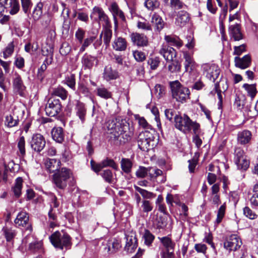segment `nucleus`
I'll list each match as a JSON object with an SVG mask.
<instances>
[{
	"label": "nucleus",
	"mask_w": 258,
	"mask_h": 258,
	"mask_svg": "<svg viewBox=\"0 0 258 258\" xmlns=\"http://www.w3.org/2000/svg\"><path fill=\"white\" fill-rule=\"evenodd\" d=\"M9 5L11 8L10 13L14 15L17 13L20 9V6L17 0H9Z\"/></svg>",
	"instance_id": "864d4df0"
},
{
	"label": "nucleus",
	"mask_w": 258,
	"mask_h": 258,
	"mask_svg": "<svg viewBox=\"0 0 258 258\" xmlns=\"http://www.w3.org/2000/svg\"><path fill=\"white\" fill-rule=\"evenodd\" d=\"M112 48L116 51H124L127 47L126 40L121 37H115L112 43Z\"/></svg>",
	"instance_id": "a878e982"
},
{
	"label": "nucleus",
	"mask_w": 258,
	"mask_h": 258,
	"mask_svg": "<svg viewBox=\"0 0 258 258\" xmlns=\"http://www.w3.org/2000/svg\"><path fill=\"white\" fill-rule=\"evenodd\" d=\"M159 52L167 61H173L177 54L176 50L173 47L164 45L162 46Z\"/></svg>",
	"instance_id": "6ab92c4d"
},
{
	"label": "nucleus",
	"mask_w": 258,
	"mask_h": 258,
	"mask_svg": "<svg viewBox=\"0 0 258 258\" xmlns=\"http://www.w3.org/2000/svg\"><path fill=\"white\" fill-rule=\"evenodd\" d=\"M13 86L14 90L20 96L23 95V91L25 89L21 76L15 73L13 77Z\"/></svg>",
	"instance_id": "aec40b11"
},
{
	"label": "nucleus",
	"mask_w": 258,
	"mask_h": 258,
	"mask_svg": "<svg viewBox=\"0 0 258 258\" xmlns=\"http://www.w3.org/2000/svg\"><path fill=\"white\" fill-rule=\"evenodd\" d=\"M52 95L54 96H58L61 98L62 100H65L67 98L68 92L62 87H59L53 89L52 92Z\"/></svg>",
	"instance_id": "ea45409f"
},
{
	"label": "nucleus",
	"mask_w": 258,
	"mask_h": 258,
	"mask_svg": "<svg viewBox=\"0 0 258 258\" xmlns=\"http://www.w3.org/2000/svg\"><path fill=\"white\" fill-rule=\"evenodd\" d=\"M49 239L55 248L61 250L64 248L66 249H70L72 245L71 236L65 232L61 234L59 231H56L49 236Z\"/></svg>",
	"instance_id": "20e7f679"
},
{
	"label": "nucleus",
	"mask_w": 258,
	"mask_h": 258,
	"mask_svg": "<svg viewBox=\"0 0 258 258\" xmlns=\"http://www.w3.org/2000/svg\"><path fill=\"white\" fill-rule=\"evenodd\" d=\"M148 172L149 173V168L140 166L136 172V175L139 178H144L147 176Z\"/></svg>",
	"instance_id": "052dcab7"
},
{
	"label": "nucleus",
	"mask_w": 258,
	"mask_h": 258,
	"mask_svg": "<svg viewBox=\"0 0 258 258\" xmlns=\"http://www.w3.org/2000/svg\"><path fill=\"white\" fill-rule=\"evenodd\" d=\"M243 214L245 217L251 220L257 218V215L248 207H245L243 210Z\"/></svg>",
	"instance_id": "6e6d98bb"
},
{
	"label": "nucleus",
	"mask_w": 258,
	"mask_h": 258,
	"mask_svg": "<svg viewBox=\"0 0 258 258\" xmlns=\"http://www.w3.org/2000/svg\"><path fill=\"white\" fill-rule=\"evenodd\" d=\"M159 2L157 0H145L144 6L150 10L153 11L159 7Z\"/></svg>",
	"instance_id": "8fccbe9b"
},
{
	"label": "nucleus",
	"mask_w": 258,
	"mask_h": 258,
	"mask_svg": "<svg viewBox=\"0 0 258 258\" xmlns=\"http://www.w3.org/2000/svg\"><path fill=\"white\" fill-rule=\"evenodd\" d=\"M162 174L163 172L161 170L156 168L149 167V175L151 178H156Z\"/></svg>",
	"instance_id": "338daca9"
},
{
	"label": "nucleus",
	"mask_w": 258,
	"mask_h": 258,
	"mask_svg": "<svg viewBox=\"0 0 258 258\" xmlns=\"http://www.w3.org/2000/svg\"><path fill=\"white\" fill-rule=\"evenodd\" d=\"M18 122L19 120L18 119H14L11 115H7L6 117L5 124L9 127L17 125Z\"/></svg>",
	"instance_id": "5fc2aeb1"
},
{
	"label": "nucleus",
	"mask_w": 258,
	"mask_h": 258,
	"mask_svg": "<svg viewBox=\"0 0 258 258\" xmlns=\"http://www.w3.org/2000/svg\"><path fill=\"white\" fill-rule=\"evenodd\" d=\"M151 23L155 29L158 32H160L164 28L165 24L162 17L157 13H154L152 15Z\"/></svg>",
	"instance_id": "bb28decb"
},
{
	"label": "nucleus",
	"mask_w": 258,
	"mask_h": 258,
	"mask_svg": "<svg viewBox=\"0 0 258 258\" xmlns=\"http://www.w3.org/2000/svg\"><path fill=\"white\" fill-rule=\"evenodd\" d=\"M23 11L27 14L30 12V9L32 6L31 0H21Z\"/></svg>",
	"instance_id": "e2e57ef3"
},
{
	"label": "nucleus",
	"mask_w": 258,
	"mask_h": 258,
	"mask_svg": "<svg viewBox=\"0 0 258 258\" xmlns=\"http://www.w3.org/2000/svg\"><path fill=\"white\" fill-rule=\"evenodd\" d=\"M251 139L252 133L248 130H243L237 133V142L239 145L244 146L250 144Z\"/></svg>",
	"instance_id": "f3484780"
},
{
	"label": "nucleus",
	"mask_w": 258,
	"mask_h": 258,
	"mask_svg": "<svg viewBox=\"0 0 258 258\" xmlns=\"http://www.w3.org/2000/svg\"><path fill=\"white\" fill-rule=\"evenodd\" d=\"M202 70L207 78L214 82L219 77L220 70L219 67L212 63H205L202 65Z\"/></svg>",
	"instance_id": "6e6552de"
},
{
	"label": "nucleus",
	"mask_w": 258,
	"mask_h": 258,
	"mask_svg": "<svg viewBox=\"0 0 258 258\" xmlns=\"http://www.w3.org/2000/svg\"><path fill=\"white\" fill-rule=\"evenodd\" d=\"M95 62L97 63L98 59L96 57L85 53L82 58V63L85 69H91Z\"/></svg>",
	"instance_id": "393cba45"
},
{
	"label": "nucleus",
	"mask_w": 258,
	"mask_h": 258,
	"mask_svg": "<svg viewBox=\"0 0 258 258\" xmlns=\"http://www.w3.org/2000/svg\"><path fill=\"white\" fill-rule=\"evenodd\" d=\"M52 139L56 142L61 143L64 138L63 131L61 127H54L51 131Z\"/></svg>",
	"instance_id": "cd10ccee"
},
{
	"label": "nucleus",
	"mask_w": 258,
	"mask_h": 258,
	"mask_svg": "<svg viewBox=\"0 0 258 258\" xmlns=\"http://www.w3.org/2000/svg\"><path fill=\"white\" fill-rule=\"evenodd\" d=\"M65 83L72 89H76V77L74 74L68 75L65 79Z\"/></svg>",
	"instance_id": "09e8293b"
},
{
	"label": "nucleus",
	"mask_w": 258,
	"mask_h": 258,
	"mask_svg": "<svg viewBox=\"0 0 258 258\" xmlns=\"http://www.w3.org/2000/svg\"><path fill=\"white\" fill-rule=\"evenodd\" d=\"M43 7V4L41 2L38 3L35 7L33 11V17L35 19H38L42 16Z\"/></svg>",
	"instance_id": "de8ad7c7"
},
{
	"label": "nucleus",
	"mask_w": 258,
	"mask_h": 258,
	"mask_svg": "<svg viewBox=\"0 0 258 258\" xmlns=\"http://www.w3.org/2000/svg\"><path fill=\"white\" fill-rule=\"evenodd\" d=\"M97 95L105 99H108L112 97V93L107 89L101 87L96 89Z\"/></svg>",
	"instance_id": "79ce46f5"
},
{
	"label": "nucleus",
	"mask_w": 258,
	"mask_h": 258,
	"mask_svg": "<svg viewBox=\"0 0 258 258\" xmlns=\"http://www.w3.org/2000/svg\"><path fill=\"white\" fill-rule=\"evenodd\" d=\"M158 238L165 248L166 251H174L175 243L170 237L168 236H164L163 237H158Z\"/></svg>",
	"instance_id": "2f4dec72"
},
{
	"label": "nucleus",
	"mask_w": 258,
	"mask_h": 258,
	"mask_svg": "<svg viewBox=\"0 0 258 258\" xmlns=\"http://www.w3.org/2000/svg\"><path fill=\"white\" fill-rule=\"evenodd\" d=\"M46 145L45 138L40 134H34L30 141L31 149L37 153H40Z\"/></svg>",
	"instance_id": "f8f14e48"
},
{
	"label": "nucleus",
	"mask_w": 258,
	"mask_h": 258,
	"mask_svg": "<svg viewBox=\"0 0 258 258\" xmlns=\"http://www.w3.org/2000/svg\"><path fill=\"white\" fill-rule=\"evenodd\" d=\"M109 10L112 15L114 26L115 28H117L118 26V18L120 19L122 25L126 23V21L124 14L122 11L120 9L118 5L116 3H112L110 5Z\"/></svg>",
	"instance_id": "4468645a"
},
{
	"label": "nucleus",
	"mask_w": 258,
	"mask_h": 258,
	"mask_svg": "<svg viewBox=\"0 0 258 258\" xmlns=\"http://www.w3.org/2000/svg\"><path fill=\"white\" fill-rule=\"evenodd\" d=\"M143 238L144 240V243L149 246L153 242L155 236L149 230L145 229L143 234Z\"/></svg>",
	"instance_id": "37998d69"
},
{
	"label": "nucleus",
	"mask_w": 258,
	"mask_h": 258,
	"mask_svg": "<svg viewBox=\"0 0 258 258\" xmlns=\"http://www.w3.org/2000/svg\"><path fill=\"white\" fill-rule=\"evenodd\" d=\"M119 77L118 72L110 66H106L104 70L103 78L107 81L115 80Z\"/></svg>",
	"instance_id": "b1692460"
},
{
	"label": "nucleus",
	"mask_w": 258,
	"mask_h": 258,
	"mask_svg": "<svg viewBox=\"0 0 258 258\" xmlns=\"http://www.w3.org/2000/svg\"><path fill=\"white\" fill-rule=\"evenodd\" d=\"M243 88H244L247 92L248 95L252 99H253L256 93V85L255 84H244L242 86Z\"/></svg>",
	"instance_id": "c9c22d12"
},
{
	"label": "nucleus",
	"mask_w": 258,
	"mask_h": 258,
	"mask_svg": "<svg viewBox=\"0 0 258 258\" xmlns=\"http://www.w3.org/2000/svg\"><path fill=\"white\" fill-rule=\"evenodd\" d=\"M135 59L139 62H142L146 59L145 54L141 51L136 50L133 52Z\"/></svg>",
	"instance_id": "69168bd1"
},
{
	"label": "nucleus",
	"mask_w": 258,
	"mask_h": 258,
	"mask_svg": "<svg viewBox=\"0 0 258 258\" xmlns=\"http://www.w3.org/2000/svg\"><path fill=\"white\" fill-rule=\"evenodd\" d=\"M91 169L96 173H98L105 167H110L115 170L117 169V165L113 159L106 158L99 163H97L93 160L90 161Z\"/></svg>",
	"instance_id": "9d476101"
},
{
	"label": "nucleus",
	"mask_w": 258,
	"mask_h": 258,
	"mask_svg": "<svg viewBox=\"0 0 258 258\" xmlns=\"http://www.w3.org/2000/svg\"><path fill=\"white\" fill-rule=\"evenodd\" d=\"M246 156L244 155V152L243 149L240 148H237L235 150L234 161L239 162V160Z\"/></svg>",
	"instance_id": "0e129e2a"
},
{
	"label": "nucleus",
	"mask_w": 258,
	"mask_h": 258,
	"mask_svg": "<svg viewBox=\"0 0 258 258\" xmlns=\"http://www.w3.org/2000/svg\"><path fill=\"white\" fill-rule=\"evenodd\" d=\"M199 124L196 121H193L187 115L184 114L182 116L176 114L174 116L175 127L184 133L190 132L195 127Z\"/></svg>",
	"instance_id": "39448f33"
},
{
	"label": "nucleus",
	"mask_w": 258,
	"mask_h": 258,
	"mask_svg": "<svg viewBox=\"0 0 258 258\" xmlns=\"http://www.w3.org/2000/svg\"><path fill=\"white\" fill-rule=\"evenodd\" d=\"M169 85L172 97L176 101L184 103L189 98V90L181 85L178 81L170 82Z\"/></svg>",
	"instance_id": "f03ea898"
},
{
	"label": "nucleus",
	"mask_w": 258,
	"mask_h": 258,
	"mask_svg": "<svg viewBox=\"0 0 258 258\" xmlns=\"http://www.w3.org/2000/svg\"><path fill=\"white\" fill-rule=\"evenodd\" d=\"M229 33L234 41H239L243 38L242 34L240 31V26L237 24L229 27Z\"/></svg>",
	"instance_id": "c85d7f7f"
},
{
	"label": "nucleus",
	"mask_w": 258,
	"mask_h": 258,
	"mask_svg": "<svg viewBox=\"0 0 258 258\" xmlns=\"http://www.w3.org/2000/svg\"><path fill=\"white\" fill-rule=\"evenodd\" d=\"M103 28V42L106 47H108L110 45L111 39L112 36V31L111 29V24L108 26L102 27Z\"/></svg>",
	"instance_id": "72a5a7b5"
},
{
	"label": "nucleus",
	"mask_w": 258,
	"mask_h": 258,
	"mask_svg": "<svg viewBox=\"0 0 258 258\" xmlns=\"http://www.w3.org/2000/svg\"><path fill=\"white\" fill-rule=\"evenodd\" d=\"M22 182V179L21 177H18L16 180L15 186L13 188V191L14 195L17 197H19L21 195Z\"/></svg>",
	"instance_id": "49530a36"
},
{
	"label": "nucleus",
	"mask_w": 258,
	"mask_h": 258,
	"mask_svg": "<svg viewBox=\"0 0 258 258\" xmlns=\"http://www.w3.org/2000/svg\"><path fill=\"white\" fill-rule=\"evenodd\" d=\"M95 38H96V37L95 36H93L86 38L84 40V41L82 45V46L80 49L79 52L82 53V52H84L86 48L87 47H88L92 43H93V42L94 41Z\"/></svg>",
	"instance_id": "4d7b16f0"
},
{
	"label": "nucleus",
	"mask_w": 258,
	"mask_h": 258,
	"mask_svg": "<svg viewBox=\"0 0 258 258\" xmlns=\"http://www.w3.org/2000/svg\"><path fill=\"white\" fill-rule=\"evenodd\" d=\"M226 211V204L224 203L222 205H221L219 209L218 210L217 218L216 219V223L217 224L220 223L223 219Z\"/></svg>",
	"instance_id": "3c124183"
},
{
	"label": "nucleus",
	"mask_w": 258,
	"mask_h": 258,
	"mask_svg": "<svg viewBox=\"0 0 258 258\" xmlns=\"http://www.w3.org/2000/svg\"><path fill=\"white\" fill-rule=\"evenodd\" d=\"M234 62L236 67L245 69L250 66L251 58L249 55H245L242 58L236 56L234 58Z\"/></svg>",
	"instance_id": "5701e85b"
},
{
	"label": "nucleus",
	"mask_w": 258,
	"mask_h": 258,
	"mask_svg": "<svg viewBox=\"0 0 258 258\" xmlns=\"http://www.w3.org/2000/svg\"><path fill=\"white\" fill-rule=\"evenodd\" d=\"M130 38L133 45L138 47H145L149 44L147 36L143 33H132L130 35Z\"/></svg>",
	"instance_id": "dca6fc26"
},
{
	"label": "nucleus",
	"mask_w": 258,
	"mask_h": 258,
	"mask_svg": "<svg viewBox=\"0 0 258 258\" xmlns=\"http://www.w3.org/2000/svg\"><path fill=\"white\" fill-rule=\"evenodd\" d=\"M172 62L168 66V70L171 73H175L180 72L181 70V64L178 60L171 61Z\"/></svg>",
	"instance_id": "c03bdc74"
},
{
	"label": "nucleus",
	"mask_w": 258,
	"mask_h": 258,
	"mask_svg": "<svg viewBox=\"0 0 258 258\" xmlns=\"http://www.w3.org/2000/svg\"><path fill=\"white\" fill-rule=\"evenodd\" d=\"M18 148L22 156L25 155V140L23 136L20 137L18 142Z\"/></svg>",
	"instance_id": "bf43d9fd"
},
{
	"label": "nucleus",
	"mask_w": 258,
	"mask_h": 258,
	"mask_svg": "<svg viewBox=\"0 0 258 258\" xmlns=\"http://www.w3.org/2000/svg\"><path fill=\"white\" fill-rule=\"evenodd\" d=\"M121 169L126 173L131 172L133 163L128 158H122L120 162Z\"/></svg>",
	"instance_id": "58836bf2"
},
{
	"label": "nucleus",
	"mask_w": 258,
	"mask_h": 258,
	"mask_svg": "<svg viewBox=\"0 0 258 258\" xmlns=\"http://www.w3.org/2000/svg\"><path fill=\"white\" fill-rule=\"evenodd\" d=\"M242 244V241L236 234H231L227 237L224 242L223 245L225 249L229 252L236 251L239 249Z\"/></svg>",
	"instance_id": "9b49d317"
},
{
	"label": "nucleus",
	"mask_w": 258,
	"mask_h": 258,
	"mask_svg": "<svg viewBox=\"0 0 258 258\" xmlns=\"http://www.w3.org/2000/svg\"><path fill=\"white\" fill-rule=\"evenodd\" d=\"M73 178V172L71 169L62 167L56 171L52 175V182L55 187L60 189H64L69 180Z\"/></svg>",
	"instance_id": "7ed1b4c3"
},
{
	"label": "nucleus",
	"mask_w": 258,
	"mask_h": 258,
	"mask_svg": "<svg viewBox=\"0 0 258 258\" xmlns=\"http://www.w3.org/2000/svg\"><path fill=\"white\" fill-rule=\"evenodd\" d=\"M141 207L143 209V212L147 213L151 212L153 208L152 203L148 200H143Z\"/></svg>",
	"instance_id": "680f3d73"
},
{
	"label": "nucleus",
	"mask_w": 258,
	"mask_h": 258,
	"mask_svg": "<svg viewBox=\"0 0 258 258\" xmlns=\"http://www.w3.org/2000/svg\"><path fill=\"white\" fill-rule=\"evenodd\" d=\"M193 137L192 141L195 144L196 146L198 148H200L202 144V140L200 136L202 134L200 124H199L197 127H195L192 130Z\"/></svg>",
	"instance_id": "c756f323"
},
{
	"label": "nucleus",
	"mask_w": 258,
	"mask_h": 258,
	"mask_svg": "<svg viewBox=\"0 0 258 258\" xmlns=\"http://www.w3.org/2000/svg\"><path fill=\"white\" fill-rule=\"evenodd\" d=\"M106 126L110 140L115 144H123L131 139L133 133L130 130L129 123L125 120L117 118L109 120Z\"/></svg>",
	"instance_id": "f257e3e1"
},
{
	"label": "nucleus",
	"mask_w": 258,
	"mask_h": 258,
	"mask_svg": "<svg viewBox=\"0 0 258 258\" xmlns=\"http://www.w3.org/2000/svg\"><path fill=\"white\" fill-rule=\"evenodd\" d=\"M61 107L59 100L52 96L48 99L46 105L45 109L46 114L51 117L56 116L61 111Z\"/></svg>",
	"instance_id": "1a4fd4ad"
},
{
	"label": "nucleus",
	"mask_w": 258,
	"mask_h": 258,
	"mask_svg": "<svg viewBox=\"0 0 258 258\" xmlns=\"http://www.w3.org/2000/svg\"><path fill=\"white\" fill-rule=\"evenodd\" d=\"M165 40L170 45L178 48L182 46V42L179 38L176 36L167 35L165 36Z\"/></svg>",
	"instance_id": "f704fd0d"
},
{
	"label": "nucleus",
	"mask_w": 258,
	"mask_h": 258,
	"mask_svg": "<svg viewBox=\"0 0 258 258\" xmlns=\"http://www.w3.org/2000/svg\"><path fill=\"white\" fill-rule=\"evenodd\" d=\"M154 137L152 133L148 131L141 132L137 139L139 148L143 151H148L151 144L154 142ZM153 144L151 145L153 147Z\"/></svg>",
	"instance_id": "0eeeda50"
},
{
	"label": "nucleus",
	"mask_w": 258,
	"mask_h": 258,
	"mask_svg": "<svg viewBox=\"0 0 258 258\" xmlns=\"http://www.w3.org/2000/svg\"><path fill=\"white\" fill-rule=\"evenodd\" d=\"M2 230L8 241H11L16 235L15 230L7 227H4Z\"/></svg>",
	"instance_id": "a18cd8bd"
},
{
	"label": "nucleus",
	"mask_w": 258,
	"mask_h": 258,
	"mask_svg": "<svg viewBox=\"0 0 258 258\" xmlns=\"http://www.w3.org/2000/svg\"><path fill=\"white\" fill-rule=\"evenodd\" d=\"M75 110L76 115L80 119L81 123H84L86 120L87 114V109L85 104L79 101H77Z\"/></svg>",
	"instance_id": "4be33fe9"
},
{
	"label": "nucleus",
	"mask_w": 258,
	"mask_h": 258,
	"mask_svg": "<svg viewBox=\"0 0 258 258\" xmlns=\"http://www.w3.org/2000/svg\"><path fill=\"white\" fill-rule=\"evenodd\" d=\"M160 62L159 57H153L149 58L148 60V63L150 66L152 70H156Z\"/></svg>",
	"instance_id": "13d9d810"
},
{
	"label": "nucleus",
	"mask_w": 258,
	"mask_h": 258,
	"mask_svg": "<svg viewBox=\"0 0 258 258\" xmlns=\"http://www.w3.org/2000/svg\"><path fill=\"white\" fill-rule=\"evenodd\" d=\"M189 20L188 14L184 11L178 12L177 17L176 19V23L177 25L182 27L184 26Z\"/></svg>",
	"instance_id": "7c9ffc66"
},
{
	"label": "nucleus",
	"mask_w": 258,
	"mask_h": 258,
	"mask_svg": "<svg viewBox=\"0 0 258 258\" xmlns=\"http://www.w3.org/2000/svg\"><path fill=\"white\" fill-rule=\"evenodd\" d=\"M42 51L43 55L49 56V57H47L44 60L43 64L38 70L37 78L41 82L42 81L45 77L44 71L47 69V65L51 64L53 60V51L51 49H50L49 50L47 49L46 53H45L44 50H42Z\"/></svg>",
	"instance_id": "2eb2a0df"
},
{
	"label": "nucleus",
	"mask_w": 258,
	"mask_h": 258,
	"mask_svg": "<svg viewBox=\"0 0 258 258\" xmlns=\"http://www.w3.org/2000/svg\"><path fill=\"white\" fill-rule=\"evenodd\" d=\"M60 161L55 159H46L45 164L46 168L49 172H53L54 171H57L58 167L59 166Z\"/></svg>",
	"instance_id": "473e14b6"
},
{
	"label": "nucleus",
	"mask_w": 258,
	"mask_h": 258,
	"mask_svg": "<svg viewBox=\"0 0 258 258\" xmlns=\"http://www.w3.org/2000/svg\"><path fill=\"white\" fill-rule=\"evenodd\" d=\"M235 163L238 169H242L243 170H247L249 166V161L246 157L240 159L239 162H236Z\"/></svg>",
	"instance_id": "603ef678"
},
{
	"label": "nucleus",
	"mask_w": 258,
	"mask_h": 258,
	"mask_svg": "<svg viewBox=\"0 0 258 258\" xmlns=\"http://www.w3.org/2000/svg\"><path fill=\"white\" fill-rule=\"evenodd\" d=\"M14 222L17 227H25L26 230L28 231L29 233L32 232V227L29 222V217L27 212L24 211L19 212L15 219Z\"/></svg>",
	"instance_id": "ddd939ff"
},
{
	"label": "nucleus",
	"mask_w": 258,
	"mask_h": 258,
	"mask_svg": "<svg viewBox=\"0 0 258 258\" xmlns=\"http://www.w3.org/2000/svg\"><path fill=\"white\" fill-rule=\"evenodd\" d=\"M90 18L99 25H102V27L111 24L108 15L103 9L99 6H95L93 8L90 14Z\"/></svg>",
	"instance_id": "423d86ee"
},
{
	"label": "nucleus",
	"mask_w": 258,
	"mask_h": 258,
	"mask_svg": "<svg viewBox=\"0 0 258 258\" xmlns=\"http://www.w3.org/2000/svg\"><path fill=\"white\" fill-rule=\"evenodd\" d=\"M85 33V31L81 28H79L76 32L75 37L76 39L79 41V43H82L83 42Z\"/></svg>",
	"instance_id": "774afa93"
},
{
	"label": "nucleus",
	"mask_w": 258,
	"mask_h": 258,
	"mask_svg": "<svg viewBox=\"0 0 258 258\" xmlns=\"http://www.w3.org/2000/svg\"><path fill=\"white\" fill-rule=\"evenodd\" d=\"M125 250L128 252H133L137 247V240L135 234H125Z\"/></svg>",
	"instance_id": "412c9836"
},
{
	"label": "nucleus",
	"mask_w": 258,
	"mask_h": 258,
	"mask_svg": "<svg viewBox=\"0 0 258 258\" xmlns=\"http://www.w3.org/2000/svg\"><path fill=\"white\" fill-rule=\"evenodd\" d=\"M183 58L185 59L184 65L185 72L191 73L197 67L192 55L189 52L185 51L183 52Z\"/></svg>",
	"instance_id": "a211bd4d"
},
{
	"label": "nucleus",
	"mask_w": 258,
	"mask_h": 258,
	"mask_svg": "<svg viewBox=\"0 0 258 258\" xmlns=\"http://www.w3.org/2000/svg\"><path fill=\"white\" fill-rule=\"evenodd\" d=\"M15 49V45L14 42H11L9 43L8 45L3 49L2 52L3 56L5 59H7L8 58L11 56L14 53Z\"/></svg>",
	"instance_id": "a19ab883"
},
{
	"label": "nucleus",
	"mask_w": 258,
	"mask_h": 258,
	"mask_svg": "<svg viewBox=\"0 0 258 258\" xmlns=\"http://www.w3.org/2000/svg\"><path fill=\"white\" fill-rule=\"evenodd\" d=\"M134 188L136 191L139 192L145 199H152L156 197V194L153 192L149 191L146 189L141 188V187L135 185Z\"/></svg>",
	"instance_id": "4c0bfd02"
},
{
	"label": "nucleus",
	"mask_w": 258,
	"mask_h": 258,
	"mask_svg": "<svg viewBox=\"0 0 258 258\" xmlns=\"http://www.w3.org/2000/svg\"><path fill=\"white\" fill-rule=\"evenodd\" d=\"M100 175L105 182L110 184L115 182L112 172L110 170H104L100 173Z\"/></svg>",
	"instance_id": "e433bc0d"
}]
</instances>
